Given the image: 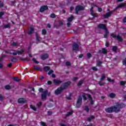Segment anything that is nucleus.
<instances>
[{
    "label": "nucleus",
    "instance_id": "39448f33",
    "mask_svg": "<svg viewBox=\"0 0 126 126\" xmlns=\"http://www.w3.org/2000/svg\"><path fill=\"white\" fill-rule=\"evenodd\" d=\"M98 28H100V29H103L105 31V34H109V32H108V30H107V27L106 25L104 24H100L98 26Z\"/></svg>",
    "mask_w": 126,
    "mask_h": 126
},
{
    "label": "nucleus",
    "instance_id": "f8f14e48",
    "mask_svg": "<svg viewBox=\"0 0 126 126\" xmlns=\"http://www.w3.org/2000/svg\"><path fill=\"white\" fill-rule=\"evenodd\" d=\"M48 9V6H42L40 9V12H43L45 11V10H47Z\"/></svg>",
    "mask_w": 126,
    "mask_h": 126
},
{
    "label": "nucleus",
    "instance_id": "a211bd4d",
    "mask_svg": "<svg viewBox=\"0 0 126 126\" xmlns=\"http://www.w3.org/2000/svg\"><path fill=\"white\" fill-rule=\"evenodd\" d=\"M35 36H36V41H37V42H40V41H41V37H40V36H39V35H38V33H36Z\"/></svg>",
    "mask_w": 126,
    "mask_h": 126
},
{
    "label": "nucleus",
    "instance_id": "680f3d73",
    "mask_svg": "<svg viewBox=\"0 0 126 126\" xmlns=\"http://www.w3.org/2000/svg\"><path fill=\"white\" fill-rule=\"evenodd\" d=\"M2 66H3V65H2V63H0V68H2Z\"/></svg>",
    "mask_w": 126,
    "mask_h": 126
},
{
    "label": "nucleus",
    "instance_id": "c85d7f7f",
    "mask_svg": "<svg viewBox=\"0 0 126 126\" xmlns=\"http://www.w3.org/2000/svg\"><path fill=\"white\" fill-rule=\"evenodd\" d=\"M72 114H73V111H71L70 112H68L67 114H66V116H71V115H72Z\"/></svg>",
    "mask_w": 126,
    "mask_h": 126
},
{
    "label": "nucleus",
    "instance_id": "f257e3e1",
    "mask_svg": "<svg viewBox=\"0 0 126 126\" xmlns=\"http://www.w3.org/2000/svg\"><path fill=\"white\" fill-rule=\"evenodd\" d=\"M126 107V104L122 103L121 104H118L116 106H112L111 107H108L105 109V112L106 113H113V112H115V113H118L120 112V109L121 108H125Z\"/></svg>",
    "mask_w": 126,
    "mask_h": 126
},
{
    "label": "nucleus",
    "instance_id": "4c0bfd02",
    "mask_svg": "<svg viewBox=\"0 0 126 126\" xmlns=\"http://www.w3.org/2000/svg\"><path fill=\"white\" fill-rule=\"evenodd\" d=\"M34 69H36V70H41V68L38 66H34Z\"/></svg>",
    "mask_w": 126,
    "mask_h": 126
},
{
    "label": "nucleus",
    "instance_id": "7c9ffc66",
    "mask_svg": "<svg viewBox=\"0 0 126 126\" xmlns=\"http://www.w3.org/2000/svg\"><path fill=\"white\" fill-rule=\"evenodd\" d=\"M83 83V80H81L79 81V83H78L77 85L78 86H80Z\"/></svg>",
    "mask_w": 126,
    "mask_h": 126
},
{
    "label": "nucleus",
    "instance_id": "4be33fe9",
    "mask_svg": "<svg viewBox=\"0 0 126 126\" xmlns=\"http://www.w3.org/2000/svg\"><path fill=\"white\" fill-rule=\"evenodd\" d=\"M109 96L110 98H115V97H116V94L114 93H111L109 94Z\"/></svg>",
    "mask_w": 126,
    "mask_h": 126
},
{
    "label": "nucleus",
    "instance_id": "6e6552de",
    "mask_svg": "<svg viewBox=\"0 0 126 126\" xmlns=\"http://www.w3.org/2000/svg\"><path fill=\"white\" fill-rule=\"evenodd\" d=\"M84 9V7L81 5L77 6L75 9L76 13H78V11H80V10H83Z\"/></svg>",
    "mask_w": 126,
    "mask_h": 126
},
{
    "label": "nucleus",
    "instance_id": "0eeeda50",
    "mask_svg": "<svg viewBox=\"0 0 126 126\" xmlns=\"http://www.w3.org/2000/svg\"><path fill=\"white\" fill-rule=\"evenodd\" d=\"M47 94H48V90H46L43 91V93L41 94V99L42 100H46L47 98Z\"/></svg>",
    "mask_w": 126,
    "mask_h": 126
},
{
    "label": "nucleus",
    "instance_id": "4d7b16f0",
    "mask_svg": "<svg viewBox=\"0 0 126 126\" xmlns=\"http://www.w3.org/2000/svg\"><path fill=\"white\" fill-rule=\"evenodd\" d=\"M98 10L99 12H101V11H102V10H103V9H102V8H98Z\"/></svg>",
    "mask_w": 126,
    "mask_h": 126
},
{
    "label": "nucleus",
    "instance_id": "864d4df0",
    "mask_svg": "<svg viewBox=\"0 0 126 126\" xmlns=\"http://www.w3.org/2000/svg\"><path fill=\"white\" fill-rule=\"evenodd\" d=\"M47 84H48V85H51V84H52V81H48L47 82Z\"/></svg>",
    "mask_w": 126,
    "mask_h": 126
},
{
    "label": "nucleus",
    "instance_id": "774afa93",
    "mask_svg": "<svg viewBox=\"0 0 126 126\" xmlns=\"http://www.w3.org/2000/svg\"><path fill=\"white\" fill-rule=\"evenodd\" d=\"M47 27L48 28H50L51 27V25H50V24H47Z\"/></svg>",
    "mask_w": 126,
    "mask_h": 126
},
{
    "label": "nucleus",
    "instance_id": "7ed1b4c3",
    "mask_svg": "<svg viewBox=\"0 0 126 126\" xmlns=\"http://www.w3.org/2000/svg\"><path fill=\"white\" fill-rule=\"evenodd\" d=\"M86 96L87 97H88V98H89V100H90V103L91 105H93V104H94V101L92 100L91 95H90V94H83L82 96L85 100H87V97H86Z\"/></svg>",
    "mask_w": 126,
    "mask_h": 126
},
{
    "label": "nucleus",
    "instance_id": "20e7f679",
    "mask_svg": "<svg viewBox=\"0 0 126 126\" xmlns=\"http://www.w3.org/2000/svg\"><path fill=\"white\" fill-rule=\"evenodd\" d=\"M23 53H24V50L23 49H21L20 50L17 51V52H13V53L6 52V54H10V55H13V56H16L17 54L19 55V56H20V55H22Z\"/></svg>",
    "mask_w": 126,
    "mask_h": 126
},
{
    "label": "nucleus",
    "instance_id": "f03ea898",
    "mask_svg": "<svg viewBox=\"0 0 126 126\" xmlns=\"http://www.w3.org/2000/svg\"><path fill=\"white\" fill-rule=\"evenodd\" d=\"M68 85H70V82H67L63 84L60 88H58L55 92V94L56 95H59V94H61L62 93V91L63 90V89H65L66 87H67Z\"/></svg>",
    "mask_w": 126,
    "mask_h": 126
},
{
    "label": "nucleus",
    "instance_id": "ea45409f",
    "mask_svg": "<svg viewBox=\"0 0 126 126\" xmlns=\"http://www.w3.org/2000/svg\"><path fill=\"white\" fill-rule=\"evenodd\" d=\"M50 17H51V18H55V17H56V15H55V14H51Z\"/></svg>",
    "mask_w": 126,
    "mask_h": 126
},
{
    "label": "nucleus",
    "instance_id": "c756f323",
    "mask_svg": "<svg viewBox=\"0 0 126 126\" xmlns=\"http://www.w3.org/2000/svg\"><path fill=\"white\" fill-rule=\"evenodd\" d=\"M4 88L7 90H9V89H11V87H10V86L7 85V86H5Z\"/></svg>",
    "mask_w": 126,
    "mask_h": 126
},
{
    "label": "nucleus",
    "instance_id": "c03bdc74",
    "mask_svg": "<svg viewBox=\"0 0 126 126\" xmlns=\"http://www.w3.org/2000/svg\"><path fill=\"white\" fill-rule=\"evenodd\" d=\"M126 82L125 81H121L120 82V84L121 85H125V84H126Z\"/></svg>",
    "mask_w": 126,
    "mask_h": 126
},
{
    "label": "nucleus",
    "instance_id": "4468645a",
    "mask_svg": "<svg viewBox=\"0 0 126 126\" xmlns=\"http://www.w3.org/2000/svg\"><path fill=\"white\" fill-rule=\"evenodd\" d=\"M18 102L20 104H23V103H25L26 102V100L24 98H21L18 99Z\"/></svg>",
    "mask_w": 126,
    "mask_h": 126
},
{
    "label": "nucleus",
    "instance_id": "a18cd8bd",
    "mask_svg": "<svg viewBox=\"0 0 126 126\" xmlns=\"http://www.w3.org/2000/svg\"><path fill=\"white\" fill-rule=\"evenodd\" d=\"M98 84H99V85H100V86H102V85H104L105 84V83L102 82H99Z\"/></svg>",
    "mask_w": 126,
    "mask_h": 126
},
{
    "label": "nucleus",
    "instance_id": "5fc2aeb1",
    "mask_svg": "<svg viewBox=\"0 0 126 126\" xmlns=\"http://www.w3.org/2000/svg\"><path fill=\"white\" fill-rule=\"evenodd\" d=\"M0 100H3V96H2V95L0 94Z\"/></svg>",
    "mask_w": 126,
    "mask_h": 126
},
{
    "label": "nucleus",
    "instance_id": "2eb2a0df",
    "mask_svg": "<svg viewBox=\"0 0 126 126\" xmlns=\"http://www.w3.org/2000/svg\"><path fill=\"white\" fill-rule=\"evenodd\" d=\"M126 3H122L120 4H119L118 6L116 7V9H118V8H120V7H125L126 6Z\"/></svg>",
    "mask_w": 126,
    "mask_h": 126
},
{
    "label": "nucleus",
    "instance_id": "a878e982",
    "mask_svg": "<svg viewBox=\"0 0 126 126\" xmlns=\"http://www.w3.org/2000/svg\"><path fill=\"white\" fill-rule=\"evenodd\" d=\"M84 110L85 111H86V112H87V113H88L89 111H90V110L89 109V107H88V106H86L84 108Z\"/></svg>",
    "mask_w": 126,
    "mask_h": 126
},
{
    "label": "nucleus",
    "instance_id": "bf43d9fd",
    "mask_svg": "<svg viewBox=\"0 0 126 126\" xmlns=\"http://www.w3.org/2000/svg\"><path fill=\"white\" fill-rule=\"evenodd\" d=\"M43 88H40L39 89V92H43Z\"/></svg>",
    "mask_w": 126,
    "mask_h": 126
},
{
    "label": "nucleus",
    "instance_id": "2f4dec72",
    "mask_svg": "<svg viewBox=\"0 0 126 126\" xmlns=\"http://www.w3.org/2000/svg\"><path fill=\"white\" fill-rule=\"evenodd\" d=\"M102 53V54H107V49H106L105 48H103Z\"/></svg>",
    "mask_w": 126,
    "mask_h": 126
},
{
    "label": "nucleus",
    "instance_id": "6ab92c4d",
    "mask_svg": "<svg viewBox=\"0 0 126 126\" xmlns=\"http://www.w3.org/2000/svg\"><path fill=\"white\" fill-rule=\"evenodd\" d=\"M90 11L91 15L94 17H96V15L94 14V11H93V8H91Z\"/></svg>",
    "mask_w": 126,
    "mask_h": 126
},
{
    "label": "nucleus",
    "instance_id": "bb28decb",
    "mask_svg": "<svg viewBox=\"0 0 126 126\" xmlns=\"http://www.w3.org/2000/svg\"><path fill=\"white\" fill-rule=\"evenodd\" d=\"M106 77V76L105 75V74H102L101 75V78H100V80L101 81H103L104 80V79Z\"/></svg>",
    "mask_w": 126,
    "mask_h": 126
},
{
    "label": "nucleus",
    "instance_id": "c9c22d12",
    "mask_svg": "<svg viewBox=\"0 0 126 126\" xmlns=\"http://www.w3.org/2000/svg\"><path fill=\"white\" fill-rule=\"evenodd\" d=\"M17 61V59H16V58H13L11 59V61L13 62V63L16 62Z\"/></svg>",
    "mask_w": 126,
    "mask_h": 126
},
{
    "label": "nucleus",
    "instance_id": "423d86ee",
    "mask_svg": "<svg viewBox=\"0 0 126 126\" xmlns=\"http://www.w3.org/2000/svg\"><path fill=\"white\" fill-rule=\"evenodd\" d=\"M82 103V97L81 96H79L77 103H76V107L77 108H79L80 106H81V103Z\"/></svg>",
    "mask_w": 126,
    "mask_h": 126
},
{
    "label": "nucleus",
    "instance_id": "a19ab883",
    "mask_svg": "<svg viewBox=\"0 0 126 126\" xmlns=\"http://www.w3.org/2000/svg\"><path fill=\"white\" fill-rule=\"evenodd\" d=\"M32 61L35 63H39V62H38V61H36V59H35V58H33L32 59Z\"/></svg>",
    "mask_w": 126,
    "mask_h": 126
},
{
    "label": "nucleus",
    "instance_id": "603ef678",
    "mask_svg": "<svg viewBox=\"0 0 126 126\" xmlns=\"http://www.w3.org/2000/svg\"><path fill=\"white\" fill-rule=\"evenodd\" d=\"M12 63H9V64H8L7 67H11V66H12Z\"/></svg>",
    "mask_w": 126,
    "mask_h": 126
},
{
    "label": "nucleus",
    "instance_id": "6e6d98bb",
    "mask_svg": "<svg viewBox=\"0 0 126 126\" xmlns=\"http://www.w3.org/2000/svg\"><path fill=\"white\" fill-rule=\"evenodd\" d=\"M12 45L14 46H17V43L16 42H13Z\"/></svg>",
    "mask_w": 126,
    "mask_h": 126
},
{
    "label": "nucleus",
    "instance_id": "dca6fc26",
    "mask_svg": "<svg viewBox=\"0 0 126 126\" xmlns=\"http://www.w3.org/2000/svg\"><path fill=\"white\" fill-rule=\"evenodd\" d=\"M41 60H46V59H48L49 58V55L48 54H43L41 56Z\"/></svg>",
    "mask_w": 126,
    "mask_h": 126
},
{
    "label": "nucleus",
    "instance_id": "aec40b11",
    "mask_svg": "<svg viewBox=\"0 0 126 126\" xmlns=\"http://www.w3.org/2000/svg\"><path fill=\"white\" fill-rule=\"evenodd\" d=\"M95 119V117L94 116H91L90 118H88V122H91L92 120H94Z\"/></svg>",
    "mask_w": 126,
    "mask_h": 126
},
{
    "label": "nucleus",
    "instance_id": "58836bf2",
    "mask_svg": "<svg viewBox=\"0 0 126 126\" xmlns=\"http://www.w3.org/2000/svg\"><path fill=\"white\" fill-rule=\"evenodd\" d=\"M3 14H4V13L3 12H0V19L2 18V16Z\"/></svg>",
    "mask_w": 126,
    "mask_h": 126
},
{
    "label": "nucleus",
    "instance_id": "72a5a7b5",
    "mask_svg": "<svg viewBox=\"0 0 126 126\" xmlns=\"http://www.w3.org/2000/svg\"><path fill=\"white\" fill-rule=\"evenodd\" d=\"M117 50H118V47H117V46H113V52H117Z\"/></svg>",
    "mask_w": 126,
    "mask_h": 126
},
{
    "label": "nucleus",
    "instance_id": "338daca9",
    "mask_svg": "<svg viewBox=\"0 0 126 126\" xmlns=\"http://www.w3.org/2000/svg\"><path fill=\"white\" fill-rule=\"evenodd\" d=\"M70 10H73V9H74V8L73 7H71L70 8Z\"/></svg>",
    "mask_w": 126,
    "mask_h": 126
},
{
    "label": "nucleus",
    "instance_id": "b1692460",
    "mask_svg": "<svg viewBox=\"0 0 126 126\" xmlns=\"http://www.w3.org/2000/svg\"><path fill=\"white\" fill-rule=\"evenodd\" d=\"M10 28V24H8L7 25H3V28Z\"/></svg>",
    "mask_w": 126,
    "mask_h": 126
},
{
    "label": "nucleus",
    "instance_id": "13d9d810",
    "mask_svg": "<svg viewBox=\"0 0 126 126\" xmlns=\"http://www.w3.org/2000/svg\"><path fill=\"white\" fill-rule=\"evenodd\" d=\"M70 25H71L70 22H68L67 23V26L68 27H69Z\"/></svg>",
    "mask_w": 126,
    "mask_h": 126
},
{
    "label": "nucleus",
    "instance_id": "e433bc0d",
    "mask_svg": "<svg viewBox=\"0 0 126 126\" xmlns=\"http://www.w3.org/2000/svg\"><path fill=\"white\" fill-rule=\"evenodd\" d=\"M13 80L15 81H19V79L18 77H13Z\"/></svg>",
    "mask_w": 126,
    "mask_h": 126
},
{
    "label": "nucleus",
    "instance_id": "412c9836",
    "mask_svg": "<svg viewBox=\"0 0 126 126\" xmlns=\"http://www.w3.org/2000/svg\"><path fill=\"white\" fill-rule=\"evenodd\" d=\"M30 107L32 110H33V111H36L37 109L36 108V107L35 106L32 105H30Z\"/></svg>",
    "mask_w": 126,
    "mask_h": 126
},
{
    "label": "nucleus",
    "instance_id": "0e129e2a",
    "mask_svg": "<svg viewBox=\"0 0 126 126\" xmlns=\"http://www.w3.org/2000/svg\"><path fill=\"white\" fill-rule=\"evenodd\" d=\"M123 22H126V17H125L124 19H123Z\"/></svg>",
    "mask_w": 126,
    "mask_h": 126
},
{
    "label": "nucleus",
    "instance_id": "e2e57ef3",
    "mask_svg": "<svg viewBox=\"0 0 126 126\" xmlns=\"http://www.w3.org/2000/svg\"><path fill=\"white\" fill-rule=\"evenodd\" d=\"M48 115H52V112L51 111H48Z\"/></svg>",
    "mask_w": 126,
    "mask_h": 126
},
{
    "label": "nucleus",
    "instance_id": "473e14b6",
    "mask_svg": "<svg viewBox=\"0 0 126 126\" xmlns=\"http://www.w3.org/2000/svg\"><path fill=\"white\" fill-rule=\"evenodd\" d=\"M108 81H109V82H111L112 83H114V80H112V79L110 78H107Z\"/></svg>",
    "mask_w": 126,
    "mask_h": 126
},
{
    "label": "nucleus",
    "instance_id": "1a4fd4ad",
    "mask_svg": "<svg viewBox=\"0 0 126 126\" xmlns=\"http://www.w3.org/2000/svg\"><path fill=\"white\" fill-rule=\"evenodd\" d=\"M79 48V46L77 43H74L72 45L73 51H78Z\"/></svg>",
    "mask_w": 126,
    "mask_h": 126
},
{
    "label": "nucleus",
    "instance_id": "9b49d317",
    "mask_svg": "<svg viewBox=\"0 0 126 126\" xmlns=\"http://www.w3.org/2000/svg\"><path fill=\"white\" fill-rule=\"evenodd\" d=\"M113 13L112 11H110L109 12H107L104 15H103V17L104 18H108V17H109V16H111V15Z\"/></svg>",
    "mask_w": 126,
    "mask_h": 126
},
{
    "label": "nucleus",
    "instance_id": "de8ad7c7",
    "mask_svg": "<svg viewBox=\"0 0 126 126\" xmlns=\"http://www.w3.org/2000/svg\"><path fill=\"white\" fill-rule=\"evenodd\" d=\"M41 126H47V125H46V123H44L43 122H41Z\"/></svg>",
    "mask_w": 126,
    "mask_h": 126
},
{
    "label": "nucleus",
    "instance_id": "49530a36",
    "mask_svg": "<svg viewBox=\"0 0 126 126\" xmlns=\"http://www.w3.org/2000/svg\"><path fill=\"white\" fill-rule=\"evenodd\" d=\"M37 106L38 107H41V106H42V102H39L37 104Z\"/></svg>",
    "mask_w": 126,
    "mask_h": 126
},
{
    "label": "nucleus",
    "instance_id": "f704fd0d",
    "mask_svg": "<svg viewBox=\"0 0 126 126\" xmlns=\"http://www.w3.org/2000/svg\"><path fill=\"white\" fill-rule=\"evenodd\" d=\"M87 56L88 59H90V58H91V57H92V55L91 54V53H88L87 54Z\"/></svg>",
    "mask_w": 126,
    "mask_h": 126
},
{
    "label": "nucleus",
    "instance_id": "f3484780",
    "mask_svg": "<svg viewBox=\"0 0 126 126\" xmlns=\"http://www.w3.org/2000/svg\"><path fill=\"white\" fill-rule=\"evenodd\" d=\"M34 32L33 29L32 28H31L29 29L28 33L29 35H31Z\"/></svg>",
    "mask_w": 126,
    "mask_h": 126
},
{
    "label": "nucleus",
    "instance_id": "9d476101",
    "mask_svg": "<svg viewBox=\"0 0 126 126\" xmlns=\"http://www.w3.org/2000/svg\"><path fill=\"white\" fill-rule=\"evenodd\" d=\"M111 36L113 37V38H117V40L119 41V42H122L123 41V38H122V36L120 35L116 36L115 34H111Z\"/></svg>",
    "mask_w": 126,
    "mask_h": 126
},
{
    "label": "nucleus",
    "instance_id": "393cba45",
    "mask_svg": "<svg viewBox=\"0 0 126 126\" xmlns=\"http://www.w3.org/2000/svg\"><path fill=\"white\" fill-rule=\"evenodd\" d=\"M43 69L45 71H48V70H50V67H49V66H45L43 68Z\"/></svg>",
    "mask_w": 126,
    "mask_h": 126
},
{
    "label": "nucleus",
    "instance_id": "37998d69",
    "mask_svg": "<svg viewBox=\"0 0 126 126\" xmlns=\"http://www.w3.org/2000/svg\"><path fill=\"white\" fill-rule=\"evenodd\" d=\"M123 63L124 65H126V58L123 61Z\"/></svg>",
    "mask_w": 126,
    "mask_h": 126
},
{
    "label": "nucleus",
    "instance_id": "ddd939ff",
    "mask_svg": "<svg viewBox=\"0 0 126 126\" xmlns=\"http://www.w3.org/2000/svg\"><path fill=\"white\" fill-rule=\"evenodd\" d=\"M53 83L55 85H58V84H61L62 83V81L58 79L53 80Z\"/></svg>",
    "mask_w": 126,
    "mask_h": 126
},
{
    "label": "nucleus",
    "instance_id": "cd10ccee",
    "mask_svg": "<svg viewBox=\"0 0 126 126\" xmlns=\"http://www.w3.org/2000/svg\"><path fill=\"white\" fill-rule=\"evenodd\" d=\"M42 35H46L47 34V31L45 29H43L42 31Z\"/></svg>",
    "mask_w": 126,
    "mask_h": 126
},
{
    "label": "nucleus",
    "instance_id": "79ce46f5",
    "mask_svg": "<svg viewBox=\"0 0 126 126\" xmlns=\"http://www.w3.org/2000/svg\"><path fill=\"white\" fill-rule=\"evenodd\" d=\"M54 73V71L53 70H50L49 72H48V74L50 75V74H52V73Z\"/></svg>",
    "mask_w": 126,
    "mask_h": 126
},
{
    "label": "nucleus",
    "instance_id": "09e8293b",
    "mask_svg": "<svg viewBox=\"0 0 126 126\" xmlns=\"http://www.w3.org/2000/svg\"><path fill=\"white\" fill-rule=\"evenodd\" d=\"M97 65H98V66H100V65H101V64H102V62H98L97 63Z\"/></svg>",
    "mask_w": 126,
    "mask_h": 126
},
{
    "label": "nucleus",
    "instance_id": "5701e85b",
    "mask_svg": "<svg viewBox=\"0 0 126 126\" xmlns=\"http://www.w3.org/2000/svg\"><path fill=\"white\" fill-rule=\"evenodd\" d=\"M73 16H71L70 18H68L67 19L68 22H71V21H72V20H73Z\"/></svg>",
    "mask_w": 126,
    "mask_h": 126
},
{
    "label": "nucleus",
    "instance_id": "69168bd1",
    "mask_svg": "<svg viewBox=\"0 0 126 126\" xmlns=\"http://www.w3.org/2000/svg\"><path fill=\"white\" fill-rule=\"evenodd\" d=\"M52 77H53V78L56 77V75H55V74H52Z\"/></svg>",
    "mask_w": 126,
    "mask_h": 126
},
{
    "label": "nucleus",
    "instance_id": "052dcab7",
    "mask_svg": "<svg viewBox=\"0 0 126 126\" xmlns=\"http://www.w3.org/2000/svg\"><path fill=\"white\" fill-rule=\"evenodd\" d=\"M105 46L106 47H109V43H108V42H106Z\"/></svg>",
    "mask_w": 126,
    "mask_h": 126
},
{
    "label": "nucleus",
    "instance_id": "3c124183",
    "mask_svg": "<svg viewBox=\"0 0 126 126\" xmlns=\"http://www.w3.org/2000/svg\"><path fill=\"white\" fill-rule=\"evenodd\" d=\"M92 68L93 70H95V71H96V70H97V69L96 67H93Z\"/></svg>",
    "mask_w": 126,
    "mask_h": 126
},
{
    "label": "nucleus",
    "instance_id": "8fccbe9b",
    "mask_svg": "<svg viewBox=\"0 0 126 126\" xmlns=\"http://www.w3.org/2000/svg\"><path fill=\"white\" fill-rule=\"evenodd\" d=\"M65 64H66V65H67V66H69V65H70V63H69V62H66V63H65Z\"/></svg>",
    "mask_w": 126,
    "mask_h": 126
}]
</instances>
